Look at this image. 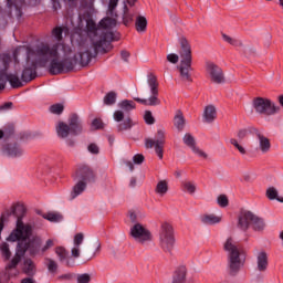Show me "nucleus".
Segmentation results:
<instances>
[{
	"instance_id": "1",
	"label": "nucleus",
	"mask_w": 283,
	"mask_h": 283,
	"mask_svg": "<svg viewBox=\"0 0 283 283\" xmlns=\"http://www.w3.org/2000/svg\"><path fill=\"white\" fill-rule=\"evenodd\" d=\"M12 216H17V229L13 230L8 237L9 242H18L15 254L12 260L7 264V270L17 269L19 262L29 251L30 255H36L41 251V239L29 240L32 235V227L23 224V216H25V207L23 205H15L11 210Z\"/></svg>"
},
{
	"instance_id": "2",
	"label": "nucleus",
	"mask_w": 283,
	"mask_h": 283,
	"mask_svg": "<svg viewBox=\"0 0 283 283\" xmlns=\"http://www.w3.org/2000/svg\"><path fill=\"white\" fill-rule=\"evenodd\" d=\"M27 54V66L23 69L21 74L22 83H30L36 78V67H45L48 65V56H54L56 54L55 50L50 51L48 45H34V46H23Z\"/></svg>"
},
{
	"instance_id": "3",
	"label": "nucleus",
	"mask_w": 283,
	"mask_h": 283,
	"mask_svg": "<svg viewBox=\"0 0 283 283\" xmlns=\"http://www.w3.org/2000/svg\"><path fill=\"white\" fill-rule=\"evenodd\" d=\"M35 45H46L49 49V52H52V50L55 51V55H46V64H49V74L52 76H57V74H65L67 72H72L74 67H76V63H78V57L74 55V57H64L63 60H59V50H62L65 48V44L63 43H54L50 45L48 42H41Z\"/></svg>"
},
{
	"instance_id": "4",
	"label": "nucleus",
	"mask_w": 283,
	"mask_h": 283,
	"mask_svg": "<svg viewBox=\"0 0 283 283\" xmlns=\"http://www.w3.org/2000/svg\"><path fill=\"white\" fill-rule=\"evenodd\" d=\"M112 41H118V36H116V34H114V32L112 31L102 34L97 41H93V52L92 50L87 49L86 51L78 54L80 65L82 67H86V65H90L92 59L98 56V52H101V50L104 53L109 52V50H112Z\"/></svg>"
},
{
	"instance_id": "5",
	"label": "nucleus",
	"mask_w": 283,
	"mask_h": 283,
	"mask_svg": "<svg viewBox=\"0 0 283 283\" xmlns=\"http://www.w3.org/2000/svg\"><path fill=\"white\" fill-rule=\"evenodd\" d=\"M180 51L179 56L181 59L180 64L178 66L179 74L181 81H186L188 83H191V72L193 67H191V63L193 62V57L191 55V45L189 44V41H187V38H181L180 41Z\"/></svg>"
},
{
	"instance_id": "6",
	"label": "nucleus",
	"mask_w": 283,
	"mask_h": 283,
	"mask_svg": "<svg viewBox=\"0 0 283 283\" xmlns=\"http://www.w3.org/2000/svg\"><path fill=\"white\" fill-rule=\"evenodd\" d=\"M223 249L229 253L228 273L231 277H235V275L240 273V269L244 266V261L240 259V249H238V245L232 238L227 239Z\"/></svg>"
},
{
	"instance_id": "7",
	"label": "nucleus",
	"mask_w": 283,
	"mask_h": 283,
	"mask_svg": "<svg viewBox=\"0 0 283 283\" xmlns=\"http://www.w3.org/2000/svg\"><path fill=\"white\" fill-rule=\"evenodd\" d=\"M55 132L59 138H67L71 136H78L83 134V120L76 113L69 116V124L65 122H59L55 126Z\"/></svg>"
},
{
	"instance_id": "8",
	"label": "nucleus",
	"mask_w": 283,
	"mask_h": 283,
	"mask_svg": "<svg viewBox=\"0 0 283 283\" xmlns=\"http://www.w3.org/2000/svg\"><path fill=\"white\" fill-rule=\"evenodd\" d=\"M251 226L253 231L258 232L264 231V229L266 228V223L264 222L263 218L258 217L249 210L241 211L238 217V229L247 233V231H249V227Z\"/></svg>"
},
{
	"instance_id": "9",
	"label": "nucleus",
	"mask_w": 283,
	"mask_h": 283,
	"mask_svg": "<svg viewBox=\"0 0 283 283\" xmlns=\"http://www.w3.org/2000/svg\"><path fill=\"white\" fill-rule=\"evenodd\" d=\"M252 107L259 116H275V114L280 113V106L266 97H254L252 99Z\"/></svg>"
},
{
	"instance_id": "10",
	"label": "nucleus",
	"mask_w": 283,
	"mask_h": 283,
	"mask_svg": "<svg viewBox=\"0 0 283 283\" xmlns=\"http://www.w3.org/2000/svg\"><path fill=\"white\" fill-rule=\"evenodd\" d=\"M159 247L165 253H171L176 247V237L174 234V227L168 223H161L159 230Z\"/></svg>"
},
{
	"instance_id": "11",
	"label": "nucleus",
	"mask_w": 283,
	"mask_h": 283,
	"mask_svg": "<svg viewBox=\"0 0 283 283\" xmlns=\"http://www.w3.org/2000/svg\"><path fill=\"white\" fill-rule=\"evenodd\" d=\"M147 84L149 86L151 96L148 99L134 97V101H136V103H140V105L156 107L160 105V98H158V77H156V75L150 74L147 78Z\"/></svg>"
},
{
	"instance_id": "12",
	"label": "nucleus",
	"mask_w": 283,
	"mask_h": 283,
	"mask_svg": "<svg viewBox=\"0 0 283 283\" xmlns=\"http://www.w3.org/2000/svg\"><path fill=\"white\" fill-rule=\"evenodd\" d=\"M129 235L142 247H146V244L154 242V234H151V231L140 223H135L130 228Z\"/></svg>"
},
{
	"instance_id": "13",
	"label": "nucleus",
	"mask_w": 283,
	"mask_h": 283,
	"mask_svg": "<svg viewBox=\"0 0 283 283\" xmlns=\"http://www.w3.org/2000/svg\"><path fill=\"white\" fill-rule=\"evenodd\" d=\"M145 147L146 149H155L159 160H163V156L165 154V132L163 129H158L156 139L146 138Z\"/></svg>"
},
{
	"instance_id": "14",
	"label": "nucleus",
	"mask_w": 283,
	"mask_h": 283,
	"mask_svg": "<svg viewBox=\"0 0 283 283\" xmlns=\"http://www.w3.org/2000/svg\"><path fill=\"white\" fill-rule=\"evenodd\" d=\"M75 178L82 182H85L86 185H90L92 182H96V171L94 168H92V166L81 164L77 166L75 171Z\"/></svg>"
},
{
	"instance_id": "15",
	"label": "nucleus",
	"mask_w": 283,
	"mask_h": 283,
	"mask_svg": "<svg viewBox=\"0 0 283 283\" xmlns=\"http://www.w3.org/2000/svg\"><path fill=\"white\" fill-rule=\"evenodd\" d=\"M206 71L210 75L212 83H216L217 85L224 83V72H222V69L216 63L207 62Z\"/></svg>"
},
{
	"instance_id": "16",
	"label": "nucleus",
	"mask_w": 283,
	"mask_h": 283,
	"mask_svg": "<svg viewBox=\"0 0 283 283\" xmlns=\"http://www.w3.org/2000/svg\"><path fill=\"white\" fill-rule=\"evenodd\" d=\"M251 134L255 136L259 140V148L262 151V154H269L271 151V140L268 139L266 136H264V133L258 128H251Z\"/></svg>"
},
{
	"instance_id": "17",
	"label": "nucleus",
	"mask_w": 283,
	"mask_h": 283,
	"mask_svg": "<svg viewBox=\"0 0 283 283\" xmlns=\"http://www.w3.org/2000/svg\"><path fill=\"white\" fill-rule=\"evenodd\" d=\"M269 269V254L266 251H261L256 254V271L260 273L266 272Z\"/></svg>"
},
{
	"instance_id": "18",
	"label": "nucleus",
	"mask_w": 283,
	"mask_h": 283,
	"mask_svg": "<svg viewBox=\"0 0 283 283\" xmlns=\"http://www.w3.org/2000/svg\"><path fill=\"white\" fill-rule=\"evenodd\" d=\"M184 143L185 145H187V147H190L193 154H197V156H200V158H207V154L200 150V148L196 147V139L192 137L191 134L187 133L184 136Z\"/></svg>"
},
{
	"instance_id": "19",
	"label": "nucleus",
	"mask_w": 283,
	"mask_h": 283,
	"mask_svg": "<svg viewBox=\"0 0 283 283\" xmlns=\"http://www.w3.org/2000/svg\"><path fill=\"white\" fill-rule=\"evenodd\" d=\"M3 153L10 158H21L23 156V149L18 144H8L3 147Z\"/></svg>"
},
{
	"instance_id": "20",
	"label": "nucleus",
	"mask_w": 283,
	"mask_h": 283,
	"mask_svg": "<svg viewBox=\"0 0 283 283\" xmlns=\"http://www.w3.org/2000/svg\"><path fill=\"white\" fill-rule=\"evenodd\" d=\"M7 6L9 10H15V17L21 19L23 12L21 11L23 6H25V0H7Z\"/></svg>"
},
{
	"instance_id": "21",
	"label": "nucleus",
	"mask_w": 283,
	"mask_h": 283,
	"mask_svg": "<svg viewBox=\"0 0 283 283\" xmlns=\"http://www.w3.org/2000/svg\"><path fill=\"white\" fill-rule=\"evenodd\" d=\"M22 272L29 277H34V275H36V264L32 259H25L23 261Z\"/></svg>"
},
{
	"instance_id": "22",
	"label": "nucleus",
	"mask_w": 283,
	"mask_h": 283,
	"mask_svg": "<svg viewBox=\"0 0 283 283\" xmlns=\"http://www.w3.org/2000/svg\"><path fill=\"white\" fill-rule=\"evenodd\" d=\"M187 282V266L181 265L177 268L172 276V283H186Z\"/></svg>"
},
{
	"instance_id": "23",
	"label": "nucleus",
	"mask_w": 283,
	"mask_h": 283,
	"mask_svg": "<svg viewBox=\"0 0 283 283\" xmlns=\"http://www.w3.org/2000/svg\"><path fill=\"white\" fill-rule=\"evenodd\" d=\"M218 116V113L216 111V106L213 105H208L206 106L203 111V120L205 123H213Z\"/></svg>"
},
{
	"instance_id": "24",
	"label": "nucleus",
	"mask_w": 283,
	"mask_h": 283,
	"mask_svg": "<svg viewBox=\"0 0 283 283\" xmlns=\"http://www.w3.org/2000/svg\"><path fill=\"white\" fill-rule=\"evenodd\" d=\"M7 82L10 83L13 90H19V87H23V80L19 77L17 73H7Z\"/></svg>"
},
{
	"instance_id": "25",
	"label": "nucleus",
	"mask_w": 283,
	"mask_h": 283,
	"mask_svg": "<svg viewBox=\"0 0 283 283\" xmlns=\"http://www.w3.org/2000/svg\"><path fill=\"white\" fill-rule=\"evenodd\" d=\"M85 189H87V184H85V181L78 180L71 191V200L78 198V196H81Z\"/></svg>"
},
{
	"instance_id": "26",
	"label": "nucleus",
	"mask_w": 283,
	"mask_h": 283,
	"mask_svg": "<svg viewBox=\"0 0 283 283\" xmlns=\"http://www.w3.org/2000/svg\"><path fill=\"white\" fill-rule=\"evenodd\" d=\"M70 30L67 27L62 25V27H55L51 31V36L57 41L56 43H61L63 41V32H69Z\"/></svg>"
},
{
	"instance_id": "27",
	"label": "nucleus",
	"mask_w": 283,
	"mask_h": 283,
	"mask_svg": "<svg viewBox=\"0 0 283 283\" xmlns=\"http://www.w3.org/2000/svg\"><path fill=\"white\" fill-rule=\"evenodd\" d=\"M135 30L137 32H147V18L145 15H137L135 19Z\"/></svg>"
},
{
	"instance_id": "28",
	"label": "nucleus",
	"mask_w": 283,
	"mask_h": 283,
	"mask_svg": "<svg viewBox=\"0 0 283 283\" xmlns=\"http://www.w3.org/2000/svg\"><path fill=\"white\" fill-rule=\"evenodd\" d=\"M134 17L135 14L132 13L129 8H127V4H125L123 9V24L126 25V28L134 23Z\"/></svg>"
},
{
	"instance_id": "29",
	"label": "nucleus",
	"mask_w": 283,
	"mask_h": 283,
	"mask_svg": "<svg viewBox=\"0 0 283 283\" xmlns=\"http://www.w3.org/2000/svg\"><path fill=\"white\" fill-rule=\"evenodd\" d=\"M222 218L216 214H203L200 217V221L202 222V224H219Z\"/></svg>"
},
{
	"instance_id": "30",
	"label": "nucleus",
	"mask_w": 283,
	"mask_h": 283,
	"mask_svg": "<svg viewBox=\"0 0 283 283\" xmlns=\"http://www.w3.org/2000/svg\"><path fill=\"white\" fill-rule=\"evenodd\" d=\"M98 25L102 30H112L113 28H116V19L106 17L99 21Z\"/></svg>"
},
{
	"instance_id": "31",
	"label": "nucleus",
	"mask_w": 283,
	"mask_h": 283,
	"mask_svg": "<svg viewBox=\"0 0 283 283\" xmlns=\"http://www.w3.org/2000/svg\"><path fill=\"white\" fill-rule=\"evenodd\" d=\"M174 125L177 127L178 132H182V129H185V116L182 115L181 111H177Z\"/></svg>"
},
{
	"instance_id": "32",
	"label": "nucleus",
	"mask_w": 283,
	"mask_h": 283,
	"mask_svg": "<svg viewBox=\"0 0 283 283\" xmlns=\"http://www.w3.org/2000/svg\"><path fill=\"white\" fill-rule=\"evenodd\" d=\"M167 191H169V184L167 182V180H160L159 182H157L155 193H157L158 196H165Z\"/></svg>"
},
{
	"instance_id": "33",
	"label": "nucleus",
	"mask_w": 283,
	"mask_h": 283,
	"mask_svg": "<svg viewBox=\"0 0 283 283\" xmlns=\"http://www.w3.org/2000/svg\"><path fill=\"white\" fill-rule=\"evenodd\" d=\"M265 196L268 200H277V202H283V197H277V189H275V187L268 188Z\"/></svg>"
},
{
	"instance_id": "34",
	"label": "nucleus",
	"mask_w": 283,
	"mask_h": 283,
	"mask_svg": "<svg viewBox=\"0 0 283 283\" xmlns=\"http://www.w3.org/2000/svg\"><path fill=\"white\" fill-rule=\"evenodd\" d=\"M116 98H117L116 92H114V91L108 92L104 96V99H103L104 105H108V106L115 105L116 104Z\"/></svg>"
},
{
	"instance_id": "35",
	"label": "nucleus",
	"mask_w": 283,
	"mask_h": 283,
	"mask_svg": "<svg viewBox=\"0 0 283 283\" xmlns=\"http://www.w3.org/2000/svg\"><path fill=\"white\" fill-rule=\"evenodd\" d=\"M44 220H49V222H61L63 220V216L56 212H48L43 214Z\"/></svg>"
},
{
	"instance_id": "36",
	"label": "nucleus",
	"mask_w": 283,
	"mask_h": 283,
	"mask_svg": "<svg viewBox=\"0 0 283 283\" xmlns=\"http://www.w3.org/2000/svg\"><path fill=\"white\" fill-rule=\"evenodd\" d=\"M120 109H124V112H132V109H136V103L132 99H124L119 103Z\"/></svg>"
},
{
	"instance_id": "37",
	"label": "nucleus",
	"mask_w": 283,
	"mask_h": 283,
	"mask_svg": "<svg viewBox=\"0 0 283 283\" xmlns=\"http://www.w3.org/2000/svg\"><path fill=\"white\" fill-rule=\"evenodd\" d=\"M132 127H134V123L132 122V118L128 117L117 125V130L127 132V129H130Z\"/></svg>"
},
{
	"instance_id": "38",
	"label": "nucleus",
	"mask_w": 283,
	"mask_h": 283,
	"mask_svg": "<svg viewBox=\"0 0 283 283\" xmlns=\"http://www.w3.org/2000/svg\"><path fill=\"white\" fill-rule=\"evenodd\" d=\"M222 39L223 41H226V43H229L230 45H233L234 48H242V42L240 40L233 39L227 34H222Z\"/></svg>"
},
{
	"instance_id": "39",
	"label": "nucleus",
	"mask_w": 283,
	"mask_h": 283,
	"mask_svg": "<svg viewBox=\"0 0 283 283\" xmlns=\"http://www.w3.org/2000/svg\"><path fill=\"white\" fill-rule=\"evenodd\" d=\"M0 251L4 260H10V258H12V252H10V245L8 243H2Z\"/></svg>"
},
{
	"instance_id": "40",
	"label": "nucleus",
	"mask_w": 283,
	"mask_h": 283,
	"mask_svg": "<svg viewBox=\"0 0 283 283\" xmlns=\"http://www.w3.org/2000/svg\"><path fill=\"white\" fill-rule=\"evenodd\" d=\"M46 268H48V271L49 273H56V271L59 270V263H56V261L50 259V258H46Z\"/></svg>"
},
{
	"instance_id": "41",
	"label": "nucleus",
	"mask_w": 283,
	"mask_h": 283,
	"mask_svg": "<svg viewBox=\"0 0 283 283\" xmlns=\"http://www.w3.org/2000/svg\"><path fill=\"white\" fill-rule=\"evenodd\" d=\"M11 136H14V127L10 126L8 128H4L3 130L0 129V139L1 138H10Z\"/></svg>"
},
{
	"instance_id": "42",
	"label": "nucleus",
	"mask_w": 283,
	"mask_h": 283,
	"mask_svg": "<svg viewBox=\"0 0 283 283\" xmlns=\"http://www.w3.org/2000/svg\"><path fill=\"white\" fill-rule=\"evenodd\" d=\"M63 109H65L63 104H53L50 106L51 114H56L57 116H61V114H63Z\"/></svg>"
},
{
	"instance_id": "43",
	"label": "nucleus",
	"mask_w": 283,
	"mask_h": 283,
	"mask_svg": "<svg viewBox=\"0 0 283 283\" xmlns=\"http://www.w3.org/2000/svg\"><path fill=\"white\" fill-rule=\"evenodd\" d=\"M56 255L60 258V262H63L64 260H67V250L63 247H57L55 249Z\"/></svg>"
},
{
	"instance_id": "44",
	"label": "nucleus",
	"mask_w": 283,
	"mask_h": 283,
	"mask_svg": "<svg viewBox=\"0 0 283 283\" xmlns=\"http://www.w3.org/2000/svg\"><path fill=\"white\" fill-rule=\"evenodd\" d=\"M84 240H85V234H83V232L76 233L73 238L74 247H81Z\"/></svg>"
},
{
	"instance_id": "45",
	"label": "nucleus",
	"mask_w": 283,
	"mask_h": 283,
	"mask_svg": "<svg viewBox=\"0 0 283 283\" xmlns=\"http://www.w3.org/2000/svg\"><path fill=\"white\" fill-rule=\"evenodd\" d=\"M86 30L87 32H96L98 30V27L96 25V22L93 19H87L86 20Z\"/></svg>"
},
{
	"instance_id": "46",
	"label": "nucleus",
	"mask_w": 283,
	"mask_h": 283,
	"mask_svg": "<svg viewBox=\"0 0 283 283\" xmlns=\"http://www.w3.org/2000/svg\"><path fill=\"white\" fill-rule=\"evenodd\" d=\"M144 120L146 125H154L156 123V118H154V115L151 114V111H146L144 114Z\"/></svg>"
},
{
	"instance_id": "47",
	"label": "nucleus",
	"mask_w": 283,
	"mask_h": 283,
	"mask_svg": "<svg viewBox=\"0 0 283 283\" xmlns=\"http://www.w3.org/2000/svg\"><path fill=\"white\" fill-rule=\"evenodd\" d=\"M217 202L219 207H229V198L227 197V195H220L217 199Z\"/></svg>"
},
{
	"instance_id": "48",
	"label": "nucleus",
	"mask_w": 283,
	"mask_h": 283,
	"mask_svg": "<svg viewBox=\"0 0 283 283\" xmlns=\"http://www.w3.org/2000/svg\"><path fill=\"white\" fill-rule=\"evenodd\" d=\"M118 1L119 0H108V12L111 17H114V10L118 8Z\"/></svg>"
},
{
	"instance_id": "49",
	"label": "nucleus",
	"mask_w": 283,
	"mask_h": 283,
	"mask_svg": "<svg viewBox=\"0 0 283 283\" xmlns=\"http://www.w3.org/2000/svg\"><path fill=\"white\" fill-rule=\"evenodd\" d=\"M185 191L188 193H196V185L191 184L190 181H186L182 184Z\"/></svg>"
},
{
	"instance_id": "50",
	"label": "nucleus",
	"mask_w": 283,
	"mask_h": 283,
	"mask_svg": "<svg viewBox=\"0 0 283 283\" xmlns=\"http://www.w3.org/2000/svg\"><path fill=\"white\" fill-rule=\"evenodd\" d=\"M92 280V277L90 276V274L84 273V274H80L77 276V283H90Z\"/></svg>"
},
{
	"instance_id": "51",
	"label": "nucleus",
	"mask_w": 283,
	"mask_h": 283,
	"mask_svg": "<svg viewBox=\"0 0 283 283\" xmlns=\"http://www.w3.org/2000/svg\"><path fill=\"white\" fill-rule=\"evenodd\" d=\"M133 163L134 165H143L145 163V156L143 154H136L133 157Z\"/></svg>"
},
{
	"instance_id": "52",
	"label": "nucleus",
	"mask_w": 283,
	"mask_h": 283,
	"mask_svg": "<svg viewBox=\"0 0 283 283\" xmlns=\"http://www.w3.org/2000/svg\"><path fill=\"white\" fill-rule=\"evenodd\" d=\"M113 117L116 123H120L125 118V113H123V111H115Z\"/></svg>"
},
{
	"instance_id": "53",
	"label": "nucleus",
	"mask_w": 283,
	"mask_h": 283,
	"mask_svg": "<svg viewBox=\"0 0 283 283\" xmlns=\"http://www.w3.org/2000/svg\"><path fill=\"white\" fill-rule=\"evenodd\" d=\"M7 73L4 71L0 72V90H6Z\"/></svg>"
},
{
	"instance_id": "54",
	"label": "nucleus",
	"mask_w": 283,
	"mask_h": 283,
	"mask_svg": "<svg viewBox=\"0 0 283 283\" xmlns=\"http://www.w3.org/2000/svg\"><path fill=\"white\" fill-rule=\"evenodd\" d=\"M92 127H94V129H103V119L101 118L93 119Z\"/></svg>"
},
{
	"instance_id": "55",
	"label": "nucleus",
	"mask_w": 283,
	"mask_h": 283,
	"mask_svg": "<svg viewBox=\"0 0 283 283\" xmlns=\"http://www.w3.org/2000/svg\"><path fill=\"white\" fill-rule=\"evenodd\" d=\"M72 258H81V247L74 245L71 250Z\"/></svg>"
},
{
	"instance_id": "56",
	"label": "nucleus",
	"mask_w": 283,
	"mask_h": 283,
	"mask_svg": "<svg viewBox=\"0 0 283 283\" xmlns=\"http://www.w3.org/2000/svg\"><path fill=\"white\" fill-rule=\"evenodd\" d=\"M52 247H54V240L52 239L46 240L44 247L42 248V253H45V251L52 249Z\"/></svg>"
},
{
	"instance_id": "57",
	"label": "nucleus",
	"mask_w": 283,
	"mask_h": 283,
	"mask_svg": "<svg viewBox=\"0 0 283 283\" xmlns=\"http://www.w3.org/2000/svg\"><path fill=\"white\" fill-rule=\"evenodd\" d=\"M178 60H179L178 54L170 53L167 55V61H169V63L176 64L178 63Z\"/></svg>"
},
{
	"instance_id": "58",
	"label": "nucleus",
	"mask_w": 283,
	"mask_h": 283,
	"mask_svg": "<svg viewBox=\"0 0 283 283\" xmlns=\"http://www.w3.org/2000/svg\"><path fill=\"white\" fill-rule=\"evenodd\" d=\"M249 135V130H247V128L240 129L238 132V138L239 140H244V138Z\"/></svg>"
},
{
	"instance_id": "59",
	"label": "nucleus",
	"mask_w": 283,
	"mask_h": 283,
	"mask_svg": "<svg viewBox=\"0 0 283 283\" xmlns=\"http://www.w3.org/2000/svg\"><path fill=\"white\" fill-rule=\"evenodd\" d=\"M87 149H88L90 154H95V155L99 154V148L96 144L88 145Z\"/></svg>"
},
{
	"instance_id": "60",
	"label": "nucleus",
	"mask_w": 283,
	"mask_h": 283,
	"mask_svg": "<svg viewBox=\"0 0 283 283\" xmlns=\"http://www.w3.org/2000/svg\"><path fill=\"white\" fill-rule=\"evenodd\" d=\"M120 56L125 61V63H129V56H132V54L128 51L123 50L120 52Z\"/></svg>"
},
{
	"instance_id": "61",
	"label": "nucleus",
	"mask_w": 283,
	"mask_h": 283,
	"mask_svg": "<svg viewBox=\"0 0 283 283\" xmlns=\"http://www.w3.org/2000/svg\"><path fill=\"white\" fill-rule=\"evenodd\" d=\"M12 102H7L0 106V109H12Z\"/></svg>"
},
{
	"instance_id": "62",
	"label": "nucleus",
	"mask_w": 283,
	"mask_h": 283,
	"mask_svg": "<svg viewBox=\"0 0 283 283\" xmlns=\"http://www.w3.org/2000/svg\"><path fill=\"white\" fill-rule=\"evenodd\" d=\"M75 264H76V261H75L74 259L66 256V266L72 268V266H74Z\"/></svg>"
},
{
	"instance_id": "63",
	"label": "nucleus",
	"mask_w": 283,
	"mask_h": 283,
	"mask_svg": "<svg viewBox=\"0 0 283 283\" xmlns=\"http://www.w3.org/2000/svg\"><path fill=\"white\" fill-rule=\"evenodd\" d=\"M21 283H36V281L32 277H25L21 280Z\"/></svg>"
},
{
	"instance_id": "64",
	"label": "nucleus",
	"mask_w": 283,
	"mask_h": 283,
	"mask_svg": "<svg viewBox=\"0 0 283 283\" xmlns=\"http://www.w3.org/2000/svg\"><path fill=\"white\" fill-rule=\"evenodd\" d=\"M230 144L233 145V147H235V149H238V147L240 146V144L238 143V139H235V138H231Z\"/></svg>"
}]
</instances>
